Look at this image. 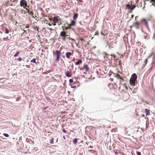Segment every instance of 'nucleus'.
Here are the masks:
<instances>
[{"mask_svg":"<svg viewBox=\"0 0 155 155\" xmlns=\"http://www.w3.org/2000/svg\"><path fill=\"white\" fill-rule=\"evenodd\" d=\"M48 24L49 26H51V25H52V24H50V23H48Z\"/></svg>","mask_w":155,"mask_h":155,"instance_id":"a18cd8bd","label":"nucleus"},{"mask_svg":"<svg viewBox=\"0 0 155 155\" xmlns=\"http://www.w3.org/2000/svg\"><path fill=\"white\" fill-rule=\"evenodd\" d=\"M79 39H80V40L81 41H85V40L83 38H80Z\"/></svg>","mask_w":155,"mask_h":155,"instance_id":"473e14b6","label":"nucleus"},{"mask_svg":"<svg viewBox=\"0 0 155 155\" xmlns=\"http://www.w3.org/2000/svg\"><path fill=\"white\" fill-rule=\"evenodd\" d=\"M68 39H69V40H71L72 41H74V40L73 39H72V38H71L70 37H69L68 38Z\"/></svg>","mask_w":155,"mask_h":155,"instance_id":"c9c22d12","label":"nucleus"},{"mask_svg":"<svg viewBox=\"0 0 155 155\" xmlns=\"http://www.w3.org/2000/svg\"><path fill=\"white\" fill-rule=\"evenodd\" d=\"M74 58L73 59V61H74Z\"/></svg>","mask_w":155,"mask_h":155,"instance_id":"052dcab7","label":"nucleus"},{"mask_svg":"<svg viewBox=\"0 0 155 155\" xmlns=\"http://www.w3.org/2000/svg\"><path fill=\"white\" fill-rule=\"evenodd\" d=\"M137 155H141V153L137 151Z\"/></svg>","mask_w":155,"mask_h":155,"instance_id":"72a5a7b5","label":"nucleus"},{"mask_svg":"<svg viewBox=\"0 0 155 155\" xmlns=\"http://www.w3.org/2000/svg\"><path fill=\"white\" fill-rule=\"evenodd\" d=\"M36 59L35 58H34L32 60H31V62H33L35 63H36Z\"/></svg>","mask_w":155,"mask_h":155,"instance_id":"5701e85b","label":"nucleus"},{"mask_svg":"<svg viewBox=\"0 0 155 155\" xmlns=\"http://www.w3.org/2000/svg\"><path fill=\"white\" fill-rule=\"evenodd\" d=\"M73 143L74 144H76L78 142V139L77 138L74 139L73 140Z\"/></svg>","mask_w":155,"mask_h":155,"instance_id":"412c9836","label":"nucleus"},{"mask_svg":"<svg viewBox=\"0 0 155 155\" xmlns=\"http://www.w3.org/2000/svg\"><path fill=\"white\" fill-rule=\"evenodd\" d=\"M76 22L74 21H71V23L70 24L69 26H74L76 24Z\"/></svg>","mask_w":155,"mask_h":155,"instance_id":"6ab92c4d","label":"nucleus"},{"mask_svg":"<svg viewBox=\"0 0 155 155\" xmlns=\"http://www.w3.org/2000/svg\"><path fill=\"white\" fill-rule=\"evenodd\" d=\"M74 51H72V53L70 52H67L66 53V58L68 59H70L71 58V56H72L73 55V52Z\"/></svg>","mask_w":155,"mask_h":155,"instance_id":"0eeeda50","label":"nucleus"},{"mask_svg":"<svg viewBox=\"0 0 155 155\" xmlns=\"http://www.w3.org/2000/svg\"><path fill=\"white\" fill-rule=\"evenodd\" d=\"M22 58H19L17 59V60L18 61H22Z\"/></svg>","mask_w":155,"mask_h":155,"instance_id":"2f4dec72","label":"nucleus"},{"mask_svg":"<svg viewBox=\"0 0 155 155\" xmlns=\"http://www.w3.org/2000/svg\"><path fill=\"white\" fill-rule=\"evenodd\" d=\"M54 139L52 138V139H51L50 140V143L51 144L53 143H54Z\"/></svg>","mask_w":155,"mask_h":155,"instance_id":"b1692460","label":"nucleus"},{"mask_svg":"<svg viewBox=\"0 0 155 155\" xmlns=\"http://www.w3.org/2000/svg\"><path fill=\"white\" fill-rule=\"evenodd\" d=\"M68 27H67V28H66V29H68Z\"/></svg>","mask_w":155,"mask_h":155,"instance_id":"09e8293b","label":"nucleus"},{"mask_svg":"<svg viewBox=\"0 0 155 155\" xmlns=\"http://www.w3.org/2000/svg\"><path fill=\"white\" fill-rule=\"evenodd\" d=\"M126 8L128 9H130V12H132V11L136 7V6L134 5H132V3L129 2L128 4L126 5Z\"/></svg>","mask_w":155,"mask_h":155,"instance_id":"20e7f679","label":"nucleus"},{"mask_svg":"<svg viewBox=\"0 0 155 155\" xmlns=\"http://www.w3.org/2000/svg\"><path fill=\"white\" fill-rule=\"evenodd\" d=\"M3 135L5 137H8L9 136V135L8 134H6V133H4L3 134Z\"/></svg>","mask_w":155,"mask_h":155,"instance_id":"cd10ccee","label":"nucleus"},{"mask_svg":"<svg viewBox=\"0 0 155 155\" xmlns=\"http://www.w3.org/2000/svg\"><path fill=\"white\" fill-rule=\"evenodd\" d=\"M53 21V25L54 26L57 23L59 25H60L61 24V20L59 19L57 17H54Z\"/></svg>","mask_w":155,"mask_h":155,"instance_id":"39448f33","label":"nucleus"},{"mask_svg":"<svg viewBox=\"0 0 155 155\" xmlns=\"http://www.w3.org/2000/svg\"><path fill=\"white\" fill-rule=\"evenodd\" d=\"M140 25V23L139 22L136 21L134 23L133 25L130 27V28H131L133 26L135 27L136 28L138 29L139 28V26Z\"/></svg>","mask_w":155,"mask_h":155,"instance_id":"9d476101","label":"nucleus"},{"mask_svg":"<svg viewBox=\"0 0 155 155\" xmlns=\"http://www.w3.org/2000/svg\"><path fill=\"white\" fill-rule=\"evenodd\" d=\"M63 138H64V140H65V139H66V137H65V136H63Z\"/></svg>","mask_w":155,"mask_h":155,"instance_id":"c03bdc74","label":"nucleus"},{"mask_svg":"<svg viewBox=\"0 0 155 155\" xmlns=\"http://www.w3.org/2000/svg\"><path fill=\"white\" fill-rule=\"evenodd\" d=\"M151 2L154 3L155 2V0H151Z\"/></svg>","mask_w":155,"mask_h":155,"instance_id":"4c0bfd02","label":"nucleus"},{"mask_svg":"<svg viewBox=\"0 0 155 155\" xmlns=\"http://www.w3.org/2000/svg\"><path fill=\"white\" fill-rule=\"evenodd\" d=\"M53 55L56 56V58L55 59V61L57 62H58L59 61V59L60 57V55L61 54V51H60L56 50L55 51H53Z\"/></svg>","mask_w":155,"mask_h":155,"instance_id":"f03ea898","label":"nucleus"},{"mask_svg":"<svg viewBox=\"0 0 155 155\" xmlns=\"http://www.w3.org/2000/svg\"><path fill=\"white\" fill-rule=\"evenodd\" d=\"M121 153L120 152H115V154L116 155H117L119 154H120Z\"/></svg>","mask_w":155,"mask_h":155,"instance_id":"c756f323","label":"nucleus"},{"mask_svg":"<svg viewBox=\"0 0 155 155\" xmlns=\"http://www.w3.org/2000/svg\"><path fill=\"white\" fill-rule=\"evenodd\" d=\"M145 103L146 104H148V102H145Z\"/></svg>","mask_w":155,"mask_h":155,"instance_id":"49530a36","label":"nucleus"},{"mask_svg":"<svg viewBox=\"0 0 155 155\" xmlns=\"http://www.w3.org/2000/svg\"><path fill=\"white\" fill-rule=\"evenodd\" d=\"M122 90H123V91H124V89H122Z\"/></svg>","mask_w":155,"mask_h":155,"instance_id":"4d7b16f0","label":"nucleus"},{"mask_svg":"<svg viewBox=\"0 0 155 155\" xmlns=\"http://www.w3.org/2000/svg\"><path fill=\"white\" fill-rule=\"evenodd\" d=\"M133 17V15H132V17Z\"/></svg>","mask_w":155,"mask_h":155,"instance_id":"bf43d9fd","label":"nucleus"},{"mask_svg":"<svg viewBox=\"0 0 155 155\" xmlns=\"http://www.w3.org/2000/svg\"><path fill=\"white\" fill-rule=\"evenodd\" d=\"M154 64H153L152 65L151 67L150 68V69L148 70V72L149 73H150L151 71H152V70L153 69V68H154Z\"/></svg>","mask_w":155,"mask_h":155,"instance_id":"a211bd4d","label":"nucleus"},{"mask_svg":"<svg viewBox=\"0 0 155 155\" xmlns=\"http://www.w3.org/2000/svg\"><path fill=\"white\" fill-rule=\"evenodd\" d=\"M28 66H29V65H26V67H28Z\"/></svg>","mask_w":155,"mask_h":155,"instance_id":"864d4df0","label":"nucleus"},{"mask_svg":"<svg viewBox=\"0 0 155 155\" xmlns=\"http://www.w3.org/2000/svg\"><path fill=\"white\" fill-rule=\"evenodd\" d=\"M78 16V15L77 14H75L73 16V18L74 20H76Z\"/></svg>","mask_w":155,"mask_h":155,"instance_id":"aec40b11","label":"nucleus"},{"mask_svg":"<svg viewBox=\"0 0 155 155\" xmlns=\"http://www.w3.org/2000/svg\"><path fill=\"white\" fill-rule=\"evenodd\" d=\"M119 64L120 65L121 64V61L120 60L119 61Z\"/></svg>","mask_w":155,"mask_h":155,"instance_id":"79ce46f5","label":"nucleus"},{"mask_svg":"<svg viewBox=\"0 0 155 155\" xmlns=\"http://www.w3.org/2000/svg\"><path fill=\"white\" fill-rule=\"evenodd\" d=\"M20 4V6L23 7L24 9H25L29 7V6L27 5V1L25 0H21Z\"/></svg>","mask_w":155,"mask_h":155,"instance_id":"7ed1b4c3","label":"nucleus"},{"mask_svg":"<svg viewBox=\"0 0 155 155\" xmlns=\"http://www.w3.org/2000/svg\"><path fill=\"white\" fill-rule=\"evenodd\" d=\"M107 30H104V31H101V34L103 35L104 36H106L107 34Z\"/></svg>","mask_w":155,"mask_h":155,"instance_id":"4468645a","label":"nucleus"},{"mask_svg":"<svg viewBox=\"0 0 155 155\" xmlns=\"http://www.w3.org/2000/svg\"><path fill=\"white\" fill-rule=\"evenodd\" d=\"M82 61L81 59H79L78 60V61L75 63V64L76 65H78L82 63Z\"/></svg>","mask_w":155,"mask_h":155,"instance_id":"dca6fc26","label":"nucleus"},{"mask_svg":"<svg viewBox=\"0 0 155 155\" xmlns=\"http://www.w3.org/2000/svg\"><path fill=\"white\" fill-rule=\"evenodd\" d=\"M62 131H63V132L64 133H67L66 130H65L64 129H63Z\"/></svg>","mask_w":155,"mask_h":155,"instance_id":"e433bc0d","label":"nucleus"},{"mask_svg":"<svg viewBox=\"0 0 155 155\" xmlns=\"http://www.w3.org/2000/svg\"><path fill=\"white\" fill-rule=\"evenodd\" d=\"M136 5L138 8H141L142 6V2L139 0H137L136 1Z\"/></svg>","mask_w":155,"mask_h":155,"instance_id":"6e6552de","label":"nucleus"},{"mask_svg":"<svg viewBox=\"0 0 155 155\" xmlns=\"http://www.w3.org/2000/svg\"><path fill=\"white\" fill-rule=\"evenodd\" d=\"M65 75L68 77H71L72 75L71 71H67L65 72Z\"/></svg>","mask_w":155,"mask_h":155,"instance_id":"9b49d317","label":"nucleus"},{"mask_svg":"<svg viewBox=\"0 0 155 155\" xmlns=\"http://www.w3.org/2000/svg\"><path fill=\"white\" fill-rule=\"evenodd\" d=\"M119 80L120 83L124 81V79L122 78H121Z\"/></svg>","mask_w":155,"mask_h":155,"instance_id":"c85d7f7f","label":"nucleus"},{"mask_svg":"<svg viewBox=\"0 0 155 155\" xmlns=\"http://www.w3.org/2000/svg\"><path fill=\"white\" fill-rule=\"evenodd\" d=\"M69 82L71 83H72L73 82V80L72 79H70L69 80Z\"/></svg>","mask_w":155,"mask_h":155,"instance_id":"7c9ffc66","label":"nucleus"},{"mask_svg":"<svg viewBox=\"0 0 155 155\" xmlns=\"http://www.w3.org/2000/svg\"><path fill=\"white\" fill-rule=\"evenodd\" d=\"M145 111L146 116H148L150 115V110H148L147 109H146L145 110Z\"/></svg>","mask_w":155,"mask_h":155,"instance_id":"f3484780","label":"nucleus"},{"mask_svg":"<svg viewBox=\"0 0 155 155\" xmlns=\"http://www.w3.org/2000/svg\"><path fill=\"white\" fill-rule=\"evenodd\" d=\"M20 54V52L19 51H17L16 52V53H15V54L14 55V57H17L18 55Z\"/></svg>","mask_w":155,"mask_h":155,"instance_id":"4be33fe9","label":"nucleus"},{"mask_svg":"<svg viewBox=\"0 0 155 155\" xmlns=\"http://www.w3.org/2000/svg\"><path fill=\"white\" fill-rule=\"evenodd\" d=\"M150 20V19H142L141 21L142 23L145 25L148 30H149L150 29L148 25V21Z\"/></svg>","mask_w":155,"mask_h":155,"instance_id":"423d86ee","label":"nucleus"},{"mask_svg":"<svg viewBox=\"0 0 155 155\" xmlns=\"http://www.w3.org/2000/svg\"><path fill=\"white\" fill-rule=\"evenodd\" d=\"M84 69L85 70L86 72L88 71L89 70L88 66L87 64L84 65L83 68H80L81 70H82Z\"/></svg>","mask_w":155,"mask_h":155,"instance_id":"1a4fd4ad","label":"nucleus"},{"mask_svg":"<svg viewBox=\"0 0 155 155\" xmlns=\"http://www.w3.org/2000/svg\"><path fill=\"white\" fill-rule=\"evenodd\" d=\"M147 62V59H146L144 61V62L145 63V65L146 64Z\"/></svg>","mask_w":155,"mask_h":155,"instance_id":"f704fd0d","label":"nucleus"},{"mask_svg":"<svg viewBox=\"0 0 155 155\" xmlns=\"http://www.w3.org/2000/svg\"><path fill=\"white\" fill-rule=\"evenodd\" d=\"M28 8L25 9L27 10L28 13L29 14V15H31L32 17L35 18L34 16H33V10H31V11H30L29 9H28Z\"/></svg>","mask_w":155,"mask_h":155,"instance_id":"f8f14e48","label":"nucleus"},{"mask_svg":"<svg viewBox=\"0 0 155 155\" xmlns=\"http://www.w3.org/2000/svg\"><path fill=\"white\" fill-rule=\"evenodd\" d=\"M60 36L62 37H64V40H65V37L67 36L66 35V33L65 31H62L61 32Z\"/></svg>","mask_w":155,"mask_h":155,"instance_id":"ddd939ff","label":"nucleus"},{"mask_svg":"<svg viewBox=\"0 0 155 155\" xmlns=\"http://www.w3.org/2000/svg\"><path fill=\"white\" fill-rule=\"evenodd\" d=\"M116 77L117 79H118L119 80L120 78H121L120 75L118 74H117L116 75Z\"/></svg>","mask_w":155,"mask_h":155,"instance_id":"393cba45","label":"nucleus"},{"mask_svg":"<svg viewBox=\"0 0 155 155\" xmlns=\"http://www.w3.org/2000/svg\"><path fill=\"white\" fill-rule=\"evenodd\" d=\"M87 45H89V42H87Z\"/></svg>","mask_w":155,"mask_h":155,"instance_id":"5fc2aeb1","label":"nucleus"},{"mask_svg":"<svg viewBox=\"0 0 155 155\" xmlns=\"http://www.w3.org/2000/svg\"><path fill=\"white\" fill-rule=\"evenodd\" d=\"M49 20L51 21H52V20H53V19L52 18H49Z\"/></svg>","mask_w":155,"mask_h":155,"instance_id":"58836bf2","label":"nucleus"},{"mask_svg":"<svg viewBox=\"0 0 155 155\" xmlns=\"http://www.w3.org/2000/svg\"><path fill=\"white\" fill-rule=\"evenodd\" d=\"M90 147H91V148H92V147H91V146H90Z\"/></svg>","mask_w":155,"mask_h":155,"instance_id":"6e6d98bb","label":"nucleus"},{"mask_svg":"<svg viewBox=\"0 0 155 155\" xmlns=\"http://www.w3.org/2000/svg\"><path fill=\"white\" fill-rule=\"evenodd\" d=\"M53 22H52V23H51V24H52V25H53Z\"/></svg>","mask_w":155,"mask_h":155,"instance_id":"3c124183","label":"nucleus"},{"mask_svg":"<svg viewBox=\"0 0 155 155\" xmlns=\"http://www.w3.org/2000/svg\"><path fill=\"white\" fill-rule=\"evenodd\" d=\"M28 66H29V65H26V67H28Z\"/></svg>","mask_w":155,"mask_h":155,"instance_id":"603ef678","label":"nucleus"},{"mask_svg":"<svg viewBox=\"0 0 155 155\" xmlns=\"http://www.w3.org/2000/svg\"><path fill=\"white\" fill-rule=\"evenodd\" d=\"M93 151V150H90L91 151Z\"/></svg>","mask_w":155,"mask_h":155,"instance_id":"13d9d810","label":"nucleus"},{"mask_svg":"<svg viewBox=\"0 0 155 155\" xmlns=\"http://www.w3.org/2000/svg\"><path fill=\"white\" fill-rule=\"evenodd\" d=\"M95 35H98V32L97 31H96L95 32Z\"/></svg>","mask_w":155,"mask_h":155,"instance_id":"ea45409f","label":"nucleus"},{"mask_svg":"<svg viewBox=\"0 0 155 155\" xmlns=\"http://www.w3.org/2000/svg\"><path fill=\"white\" fill-rule=\"evenodd\" d=\"M152 54H153L154 56V57H155V52H154L153 53H152Z\"/></svg>","mask_w":155,"mask_h":155,"instance_id":"37998d69","label":"nucleus"},{"mask_svg":"<svg viewBox=\"0 0 155 155\" xmlns=\"http://www.w3.org/2000/svg\"><path fill=\"white\" fill-rule=\"evenodd\" d=\"M153 5H154L155 7V2L152 4Z\"/></svg>","mask_w":155,"mask_h":155,"instance_id":"a19ab883","label":"nucleus"},{"mask_svg":"<svg viewBox=\"0 0 155 155\" xmlns=\"http://www.w3.org/2000/svg\"><path fill=\"white\" fill-rule=\"evenodd\" d=\"M5 33L6 34L8 33H9L8 30L7 28H5Z\"/></svg>","mask_w":155,"mask_h":155,"instance_id":"a878e982","label":"nucleus"},{"mask_svg":"<svg viewBox=\"0 0 155 155\" xmlns=\"http://www.w3.org/2000/svg\"><path fill=\"white\" fill-rule=\"evenodd\" d=\"M137 76L135 74H133L130 80V85L133 86H134L135 85V83L137 82Z\"/></svg>","mask_w":155,"mask_h":155,"instance_id":"f257e3e1","label":"nucleus"},{"mask_svg":"<svg viewBox=\"0 0 155 155\" xmlns=\"http://www.w3.org/2000/svg\"><path fill=\"white\" fill-rule=\"evenodd\" d=\"M121 87L124 88L126 89V90H127L128 89V87H127V86L125 85H124V84H121V85L119 87V89H120Z\"/></svg>","mask_w":155,"mask_h":155,"instance_id":"2eb2a0df","label":"nucleus"},{"mask_svg":"<svg viewBox=\"0 0 155 155\" xmlns=\"http://www.w3.org/2000/svg\"><path fill=\"white\" fill-rule=\"evenodd\" d=\"M148 36L147 34H145L143 36L144 38L145 39H146Z\"/></svg>","mask_w":155,"mask_h":155,"instance_id":"bb28decb","label":"nucleus"},{"mask_svg":"<svg viewBox=\"0 0 155 155\" xmlns=\"http://www.w3.org/2000/svg\"><path fill=\"white\" fill-rule=\"evenodd\" d=\"M29 27V26L28 25V26H26V27L27 28H28Z\"/></svg>","mask_w":155,"mask_h":155,"instance_id":"de8ad7c7","label":"nucleus"},{"mask_svg":"<svg viewBox=\"0 0 155 155\" xmlns=\"http://www.w3.org/2000/svg\"><path fill=\"white\" fill-rule=\"evenodd\" d=\"M19 7V6H17V8H18Z\"/></svg>","mask_w":155,"mask_h":155,"instance_id":"8fccbe9b","label":"nucleus"}]
</instances>
